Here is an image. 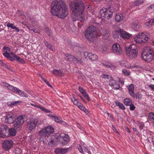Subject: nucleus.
<instances>
[{
  "mask_svg": "<svg viewBox=\"0 0 154 154\" xmlns=\"http://www.w3.org/2000/svg\"><path fill=\"white\" fill-rule=\"evenodd\" d=\"M4 85L5 87H7L8 88L15 93H17L20 95L21 92L20 91H21L19 88L16 87H14L13 86L10 85L7 83H5Z\"/></svg>",
  "mask_w": 154,
  "mask_h": 154,
  "instance_id": "obj_16",
  "label": "nucleus"
},
{
  "mask_svg": "<svg viewBox=\"0 0 154 154\" xmlns=\"http://www.w3.org/2000/svg\"><path fill=\"white\" fill-rule=\"evenodd\" d=\"M21 103V102L20 101H14L12 102H9L8 103V105L10 106H13L18 104Z\"/></svg>",
  "mask_w": 154,
  "mask_h": 154,
  "instance_id": "obj_34",
  "label": "nucleus"
},
{
  "mask_svg": "<svg viewBox=\"0 0 154 154\" xmlns=\"http://www.w3.org/2000/svg\"><path fill=\"white\" fill-rule=\"evenodd\" d=\"M78 149L80 152H81V153L83 152V150L82 149V147L81 146H80V145L78 147Z\"/></svg>",
  "mask_w": 154,
  "mask_h": 154,
  "instance_id": "obj_51",
  "label": "nucleus"
},
{
  "mask_svg": "<svg viewBox=\"0 0 154 154\" xmlns=\"http://www.w3.org/2000/svg\"><path fill=\"white\" fill-rule=\"evenodd\" d=\"M53 73L56 75L62 76L64 73L61 70L54 69L53 71Z\"/></svg>",
  "mask_w": 154,
  "mask_h": 154,
  "instance_id": "obj_24",
  "label": "nucleus"
},
{
  "mask_svg": "<svg viewBox=\"0 0 154 154\" xmlns=\"http://www.w3.org/2000/svg\"><path fill=\"white\" fill-rule=\"evenodd\" d=\"M116 104L119 106V107L122 109H125V108L124 105L122 103H120L119 101H117L115 102Z\"/></svg>",
  "mask_w": 154,
  "mask_h": 154,
  "instance_id": "obj_33",
  "label": "nucleus"
},
{
  "mask_svg": "<svg viewBox=\"0 0 154 154\" xmlns=\"http://www.w3.org/2000/svg\"><path fill=\"white\" fill-rule=\"evenodd\" d=\"M66 57H67L66 60L67 61H73L74 62L75 59V57L71 54H67L66 55Z\"/></svg>",
  "mask_w": 154,
  "mask_h": 154,
  "instance_id": "obj_27",
  "label": "nucleus"
},
{
  "mask_svg": "<svg viewBox=\"0 0 154 154\" xmlns=\"http://www.w3.org/2000/svg\"><path fill=\"white\" fill-rule=\"evenodd\" d=\"M122 72L124 75L126 76H128L130 75V72L128 71L127 70L125 69H123L122 70Z\"/></svg>",
  "mask_w": 154,
  "mask_h": 154,
  "instance_id": "obj_38",
  "label": "nucleus"
},
{
  "mask_svg": "<svg viewBox=\"0 0 154 154\" xmlns=\"http://www.w3.org/2000/svg\"><path fill=\"white\" fill-rule=\"evenodd\" d=\"M72 101L73 102L74 104L75 105H76L79 102L77 99L74 97L72 99Z\"/></svg>",
  "mask_w": 154,
  "mask_h": 154,
  "instance_id": "obj_41",
  "label": "nucleus"
},
{
  "mask_svg": "<svg viewBox=\"0 0 154 154\" xmlns=\"http://www.w3.org/2000/svg\"><path fill=\"white\" fill-rule=\"evenodd\" d=\"M51 8V14L61 18H65L68 14V8L65 3L62 1L53 2Z\"/></svg>",
  "mask_w": 154,
  "mask_h": 154,
  "instance_id": "obj_2",
  "label": "nucleus"
},
{
  "mask_svg": "<svg viewBox=\"0 0 154 154\" xmlns=\"http://www.w3.org/2000/svg\"><path fill=\"white\" fill-rule=\"evenodd\" d=\"M131 26L132 29L135 31H138L140 29V26L138 22L137 21L132 23Z\"/></svg>",
  "mask_w": 154,
  "mask_h": 154,
  "instance_id": "obj_22",
  "label": "nucleus"
},
{
  "mask_svg": "<svg viewBox=\"0 0 154 154\" xmlns=\"http://www.w3.org/2000/svg\"><path fill=\"white\" fill-rule=\"evenodd\" d=\"M3 49L5 52H9L10 51V49L7 46H5L3 48Z\"/></svg>",
  "mask_w": 154,
  "mask_h": 154,
  "instance_id": "obj_46",
  "label": "nucleus"
},
{
  "mask_svg": "<svg viewBox=\"0 0 154 154\" xmlns=\"http://www.w3.org/2000/svg\"><path fill=\"white\" fill-rule=\"evenodd\" d=\"M69 6L75 20L84 22L85 17L82 15L85 9V4L82 0H73L70 2Z\"/></svg>",
  "mask_w": 154,
  "mask_h": 154,
  "instance_id": "obj_1",
  "label": "nucleus"
},
{
  "mask_svg": "<svg viewBox=\"0 0 154 154\" xmlns=\"http://www.w3.org/2000/svg\"><path fill=\"white\" fill-rule=\"evenodd\" d=\"M76 105L79 108L80 106H81L82 105L80 102H79L78 103H77Z\"/></svg>",
  "mask_w": 154,
  "mask_h": 154,
  "instance_id": "obj_58",
  "label": "nucleus"
},
{
  "mask_svg": "<svg viewBox=\"0 0 154 154\" xmlns=\"http://www.w3.org/2000/svg\"><path fill=\"white\" fill-rule=\"evenodd\" d=\"M58 138L63 145L66 144L70 141V137L68 134L64 133H61L58 136Z\"/></svg>",
  "mask_w": 154,
  "mask_h": 154,
  "instance_id": "obj_10",
  "label": "nucleus"
},
{
  "mask_svg": "<svg viewBox=\"0 0 154 154\" xmlns=\"http://www.w3.org/2000/svg\"><path fill=\"white\" fill-rule=\"evenodd\" d=\"M149 117L150 120L154 122V113L152 112H150L149 115Z\"/></svg>",
  "mask_w": 154,
  "mask_h": 154,
  "instance_id": "obj_36",
  "label": "nucleus"
},
{
  "mask_svg": "<svg viewBox=\"0 0 154 154\" xmlns=\"http://www.w3.org/2000/svg\"><path fill=\"white\" fill-rule=\"evenodd\" d=\"M125 16L122 14H117L115 16V19L116 20L119 22L122 21L125 18Z\"/></svg>",
  "mask_w": 154,
  "mask_h": 154,
  "instance_id": "obj_23",
  "label": "nucleus"
},
{
  "mask_svg": "<svg viewBox=\"0 0 154 154\" xmlns=\"http://www.w3.org/2000/svg\"><path fill=\"white\" fill-rule=\"evenodd\" d=\"M143 3V1L141 0L136 1L134 3V5L136 6H139Z\"/></svg>",
  "mask_w": 154,
  "mask_h": 154,
  "instance_id": "obj_39",
  "label": "nucleus"
},
{
  "mask_svg": "<svg viewBox=\"0 0 154 154\" xmlns=\"http://www.w3.org/2000/svg\"><path fill=\"white\" fill-rule=\"evenodd\" d=\"M15 60L22 64H24L25 63V61L23 59L18 56H17Z\"/></svg>",
  "mask_w": 154,
  "mask_h": 154,
  "instance_id": "obj_35",
  "label": "nucleus"
},
{
  "mask_svg": "<svg viewBox=\"0 0 154 154\" xmlns=\"http://www.w3.org/2000/svg\"><path fill=\"white\" fill-rule=\"evenodd\" d=\"M84 55L85 58L89 59L92 60H95L97 59V56L95 54L85 52Z\"/></svg>",
  "mask_w": 154,
  "mask_h": 154,
  "instance_id": "obj_17",
  "label": "nucleus"
},
{
  "mask_svg": "<svg viewBox=\"0 0 154 154\" xmlns=\"http://www.w3.org/2000/svg\"><path fill=\"white\" fill-rule=\"evenodd\" d=\"M0 64L2 66H3L4 67L7 68V69H8L9 68V66H8L6 64L3 63L2 61V63H1Z\"/></svg>",
  "mask_w": 154,
  "mask_h": 154,
  "instance_id": "obj_47",
  "label": "nucleus"
},
{
  "mask_svg": "<svg viewBox=\"0 0 154 154\" xmlns=\"http://www.w3.org/2000/svg\"><path fill=\"white\" fill-rule=\"evenodd\" d=\"M38 122V119H31L28 122L27 128L30 130H32L35 127Z\"/></svg>",
  "mask_w": 154,
  "mask_h": 154,
  "instance_id": "obj_11",
  "label": "nucleus"
},
{
  "mask_svg": "<svg viewBox=\"0 0 154 154\" xmlns=\"http://www.w3.org/2000/svg\"><path fill=\"white\" fill-rule=\"evenodd\" d=\"M68 149L57 148L55 150L56 154H64L67 151Z\"/></svg>",
  "mask_w": 154,
  "mask_h": 154,
  "instance_id": "obj_20",
  "label": "nucleus"
},
{
  "mask_svg": "<svg viewBox=\"0 0 154 154\" xmlns=\"http://www.w3.org/2000/svg\"><path fill=\"white\" fill-rule=\"evenodd\" d=\"M13 29H15L17 32H18L20 31V29L16 26H14V27L13 28Z\"/></svg>",
  "mask_w": 154,
  "mask_h": 154,
  "instance_id": "obj_57",
  "label": "nucleus"
},
{
  "mask_svg": "<svg viewBox=\"0 0 154 154\" xmlns=\"http://www.w3.org/2000/svg\"><path fill=\"white\" fill-rule=\"evenodd\" d=\"M26 27L30 30H34V26H26Z\"/></svg>",
  "mask_w": 154,
  "mask_h": 154,
  "instance_id": "obj_49",
  "label": "nucleus"
},
{
  "mask_svg": "<svg viewBox=\"0 0 154 154\" xmlns=\"http://www.w3.org/2000/svg\"><path fill=\"white\" fill-rule=\"evenodd\" d=\"M133 39L137 43L146 42L148 40V37L145 35L143 32H141L137 34Z\"/></svg>",
  "mask_w": 154,
  "mask_h": 154,
  "instance_id": "obj_9",
  "label": "nucleus"
},
{
  "mask_svg": "<svg viewBox=\"0 0 154 154\" xmlns=\"http://www.w3.org/2000/svg\"><path fill=\"white\" fill-rule=\"evenodd\" d=\"M55 143V141L54 140H51L49 142V144H54Z\"/></svg>",
  "mask_w": 154,
  "mask_h": 154,
  "instance_id": "obj_52",
  "label": "nucleus"
},
{
  "mask_svg": "<svg viewBox=\"0 0 154 154\" xmlns=\"http://www.w3.org/2000/svg\"><path fill=\"white\" fill-rule=\"evenodd\" d=\"M79 91L82 94H83L84 93H85L86 91H85V90L82 87H79Z\"/></svg>",
  "mask_w": 154,
  "mask_h": 154,
  "instance_id": "obj_45",
  "label": "nucleus"
},
{
  "mask_svg": "<svg viewBox=\"0 0 154 154\" xmlns=\"http://www.w3.org/2000/svg\"><path fill=\"white\" fill-rule=\"evenodd\" d=\"M109 77V75H103V78H107L108 79Z\"/></svg>",
  "mask_w": 154,
  "mask_h": 154,
  "instance_id": "obj_63",
  "label": "nucleus"
},
{
  "mask_svg": "<svg viewBox=\"0 0 154 154\" xmlns=\"http://www.w3.org/2000/svg\"><path fill=\"white\" fill-rule=\"evenodd\" d=\"M119 81L122 84H124V81L122 79H120Z\"/></svg>",
  "mask_w": 154,
  "mask_h": 154,
  "instance_id": "obj_59",
  "label": "nucleus"
},
{
  "mask_svg": "<svg viewBox=\"0 0 154 154\" xmlns=\"http://www.w3.org/2000/svg\"><path fill=\"white\" fill-rule=\"evenodd\" d=\"M97 35L96 28L93 26H90L85 32V37L89 41H92Z\"/></svg>",
  "mask_w": 154,
  "mask_h": 154,
  "instance_id": "obj_3",
  "label": "nucleus"
},
{
  "mask_svg": "<svg viewBox=\"0 0 154 154\" xmlns=\"http://www.w3.org/2000/svg\"><path fill=\"white\" fill-rule=\"evenodd\" d=\"M16 130L17 131L14 127L11 128L9 129V133L8 134V136L13 137L15 136L16 134Z\"/></svg>",
  "mask_w": 154,
  "mask_h": 154,
  "instance_id": "obj_21",
  "label": "nucleus"
},
{
  "mask_svg": "<svg viewBox=\"0 0 154 154\" xmlns=\"http://www.w3.org/2000/svg\"><path fill=\"white\" fill-rule=\"evenodd\" d=\"M37 107L40 108L43 111L45 112L46 113H49L50 112V111L46 109H45V108H44L40 106H37Z\"/></svg>",
  "mask_w": 154,
  "mask_h": 154,
  "instance_id": "obj_37",
  "label": "nucleus"
},
{
  "mask_svg": "<svg viewBox=\"0 0 154 154\" xmlns=\"http://www.w3.org/2000/svg\"><path fill=\"white\" fill-rule=\"evenodd\" d=\"M20 91L21 92V94H20V95L22 97H23L24 96V94L25 92L22 91Z\"/></svg>",
  "mask_w": 154,
  "mask_h": 154,
  "instance_id": "obj_60",
  "label": "nucleus"
},
{
  "mask_svg": "<svg viewBox=\"0 0 154 154\" xmlns=\"http://www.w3.org/2000/svg\"><path fill=\"white\" fill-rule=\"evenodd\" d=\"M3 54L5 57L7 58L8 59L10 57V54L7 52H5Z\"/></svg>",
  "mask_w": 154,
  "mask_h": 154,
  "instance_id": "obj_44",
  "label": "nucleus"
},
{
  "mask_svg": "<svg viewBox=\"0 0 154 154\" xmlns=\"http://www.w3.org/2000/svg\"><path fill=\"white\" fill-rule=\"evenodd\" d=\"M120 35L123 38L128 39L131 36V35L126 32L123 31L121 29L119 30V32Z\"/></svg>",
  "mask_w": 154,
  "mask_h": 154,
  "instance_id": "obj_19",
  "label": "nucleus"
},
{
  "mask_svg": "<svg viewBox=\"0 0 154 154\" xmlns=\"http://www.w3.org/2000/svg\"><path fill=\"white\" fill-rule=\"evenodd\" d=\"M127 55L130 58H134L137 57L138 54L137 47L135 45L132 44L126 49Z\"/></svg>",
  "mask_w": 154,
  "mask_h": 154,
  "instance_id": "obj_6",
  "label": "nucleus"
},
{
  "mask_svg": "<svg viewBox=\"0 0 154 154\" xmlns=\"http://www.w3.org/2000/svg\"><path fill=\"white\" fill-rule=\"evenodd\" d=\"M46 83L48 86L50 87L51 88H52V86L50 84L48 81Z\"/></svg>",
  "mask_w": 154,
  "mask_h": 154,
  "instance_id": "obj_61",
  "label": "nucleus"
},
{
  "mask_svg": "<svg viewBox=\"0 0 154 154\" xmlns=\"http://www.w3.org/2000/svg\"><path fill=\"white\" fill-rule=\"evenodd\" d=\"M84 61V59L82 58H79L75 57V59L74 60V63H77L78 64H81Z\"/></svg>",
  "mask_w": 154,
  "mask_h": 154,
  "instance_id": "obj_31",
  "label": "nucleus"
},
{
  "mask_svg": "<svg viewBox=\"0 0 154 154\" xmlns=\"http://www.w3.org/2000/svg\"><path fill=\"white\" fill-rule=\"evenodd\" d=\"M79 108L84 111H85L86 110V109L84 106H83L82 105L79 107Z\"/></svg>",
  "mask_w": 154,
  "mask_h": 154,
  "instance_id": "obj_53",
  "label": "nucleus"
},
{
  "mask_svg": "<svg viewBox=\"0 0 154 154\" xmlns=\"http://www.w3.org/2000/svg\"><path fill=\"white\" fill-rule=\"evenodd\" d=\"M45 31L47 34L49 36H51L52 35V32L48 28H46L45 29Z\"/></svg>",
  "mask_w": 154,
  "mask_h": 154,
  "instance_id": "obj_40",
  "label": "nucleus"
},
{
  "mask_svg": "<svg viewBox=\"0 0 154 154\" xmlns=\"http://www.w3.org/2000/svg\"><path fill=\"white\" fill-rule=\"evenodd\" d=\"M51 117L54 119V121L57 122H59L62 123L63 122V121L60 118L56 116H51Z\"/></svg>",
  "mask_w": 154,
  "mask_h": 154,
  "instance_id": "obj_32",
  "label": "nucleus"
},
{
  "mask_svg": "<svg viewBox=\"0 0 154 154\" xmlns=\"http://www.w3.org/2000/svg\"><path fill=\"white\" fill-rule=\"evenodd\" d=\"M85 97V98L88 101L90 100V99L88 95L87 94L86 92H85L84 94H83Z\"/></svg>",
  "mask_w": 154,
  "mask_h": 154,
  "instance_id": "obj_42",
  "label": "nucleus"
},
{
  "mask_svg": "<svg viewBox=\"0 0 154 154\" xmlns=\"http://www.w3.org/2000/svg\"><path fill=\"white\" fill-rule=\"evenodd\" d=\"M8 127L7 125L3 124L0 125V137L4 138L8 136L6 133Z\"/></svg>",
  "mask_w": 154,
  "mask_h": 154,
  "instance_id": "obj_12",
  "label": "nucleus"
},
{
  "mask_svg": "<svg viewBox=\"0 0 154 154\" xmlns=\"http://www.w3.org/2000/svg\"><path fill=\"white\" fill-rule=\"evenodd\" d=\"M150 8H151L152 9L154 10V5H152L150 6Z\"/></svg>",
  "mask_w": 154,
  "mask_h": 154,
  "instance_id": "obj_64",
  "label": "nucleus"
},
{
  "mask_svg": "<svg viewBox=\"0 0 154 154\" xmlns=\"http://www.w3.org/2000/svg\"><path fill=\"white\" fill-rule=\"evenodd\" d=\"M7 26L8 27L11 28L12 29H13V28L14 26V24L11 23L9 22L7 23Z\"/></svg>",
  "mask_w": 154,
  "mask_h": 154,
  "instance_id": "obj_43",
  "label": "nucleus"
},
{
  "mask_svg": "<svg viewBox=\"0 0 154 154\" xmlns=\"http://www.w3.org/2000/svg\"><path fill=\"white\" fill-rule=\"evenodd\" d=\"M141 54L143 59L148 62L151 61L153 58V51L149 47L144 48Z\"/></svg>",
  "mask_w": 154,
  "mask_h": 154,
  "instance_id": "obj_4",
  "label": "nucleus"
},
{
  "mask_svg": "<svg viewBox=\"0 0 154 154\" xmlns=\"http://www.w3.org/2000/svg\"><path fill=\"white\" fill-rule=\"evenodd\" d=\"M134 86L133 84H131L129 86L128 89L130 94L131 95L133 94Z\"/></svg>",
  "mask_w": 154,
  "mask_h": 154,
  "instance_id": "obj_28",
  "label": "nucleus"
},
{
  "mask_svg": "<svg viewBox=\"0 0 154 154\" xmlns=\"http://www.w3.org/2000/svg\"><path fill=\"white\" fill-rule=\"evenodd\" d=\"M110 35V34L106 32L105 33V34L103 35V37H106V38H107L108 37H109Z\"/></svg>",
  "mask_w": 154,
  "mask_h": 154,
  "instance_id": "obj_50",
  "label": "nucleus"
},
{
  "mask_svg": "<svg viewBox=\"0 0 154 154\" xmlns=\"http://www.w3.org/2000/svg\"><path fill=\"white\" fill-rule=\"evenodd\" d=\"M54 131V128L49 125L40 131L38 134L42 137H48L51 134L53 133Z\"/></svg>",
  "mask_w": 154,
  "mask_h": 154,
  "instance_id": "obj_7",
  "label": "nucleus"
},
{
  "mask_svg": "<svg viewBox=\"0 0 154 154\" xmlns=\"http://www.w3.org/2000/svg\"><path fill=\"white\" fill-rule=\"evenodd\" d=\"M109 85L114 89H119L120 86L118 82L114 80H111L109 81Z\"/></svg>",
  "mask_w": 154,
  "mask_h": 154,
  "instance_id": "obj_18",
  "label": "nucleus"
},
{
  "mask_svg": "<svg viewBox=\"0 0 154 154\" xmlns=\"http://www.w3.org/2000/svg\"><path fill=\"white\" fill-rule=\"evenodd\" d=\"M114 9L112 7H109L108 8H103L100 11L103 19L109 20L112 17Z\"/></svg>",
  "mask_w": 154,
  "mask_h": 154,
  "instance_id": "obj_5",
  "label": "nucleus"
},
{
  "mask_svg": "<svg viewBox=\"0 0 154 154\" xmlns=\"http://www.w3.org/2000/svg\"><path fill=\"white\" fill-rule=\"evenodd\" d=\"M10 60L13 61L14 60H15V58L14 57H11L10 56V57L8 58Z\"/></svg>",
  "mask_w": 154,
  "mask_h": 154,
  "instance_id": "obj_56",
  "label": "nucleus"
},
{
  "mask_svg": "<svg viewBox=\"0 0 154 154\" xmlns=\"http://www.w3.org/2000/svg\"><path fill=\"white\" fill-rule=\"evenodd\" d=\"M112 51L116 55H119L121 54L122 53V51L120 45L116 43L112 45Z\"/></svg>",
  "mask_w": 154,
  "mask_h": 154,
  "instance_id": "obj_13",
  "label": "nucleus"
},
{
  "mask_svg": "<svg viewBox=\"0 0 154 154\" xmlns=\"http://www.w3.org/2000/svg\"><path fill=\"white\" fill-rule=\"evenodd\" d=\"M131 96L135 98L136 99L138 98L139 99H141L142 97V95L139 92L136 93H133V94Z\"/></svg>",
  "mask_w": 154,
  "mask_h": 154,
  "instance_id": "obj_29",
  "label": "nucleus"
},
{
  "mask_svg": "<svg viewBox=\"0 0 154 154\" xmlns=\"http://www.w3.org/2000/svg\"><path fill=\"white\" fill-rule=\"evenodd\" d=\"M5 122L7 124H14V116L12 114H8L5 116Z\"/></svg>",
  "mask_w": 154,
  "mask_h": 154,
  "instance_id": "obj_15",
  "label": "nucleus"
},
{
  "mask_svg": "<svg viewBox=\"0 0 154 154\" xmlns=\"http://www.w3.org/2000/svg\"><path fill=\"white\" fill-rule=\"evenodd\" d=\"M84 151L85 152H88L89 154L91 153V152L87 148H85L84 149Z\"/></svg>",
  "mask_w": 154,
  "mask_h": 154,
  "instance_id": "obj_55",
  "label": "nucleus"
},
{
  "mask_svg": "<svg viewBox=\"0 0 154 154\" xmlns=\"http://www.w3.org/2000/svg\"><path fill=\"white\" fill-rule=\"evenodd\" d=\"M11 54L13 55V57L15 58L17 57L16 55L14 54L13 52H11Z\"/></svg>",
  "mask_w": 154,
  "mask_h": 154,
  "instance_id": "obj_62",
  "label": "nucleus"
},
{
  "mask_svg": "<svg viewBox=\"0 0 154 154\" xmlns=\"http://www.w3.org/2000/svg\"><path fill=\"white\" fill-rule=\"evenodd\" d=\"M153 25H154V18L150 19L145 23V26L148 27H150Z\"/></svg>",
  "mask_w": 154,
  "mask_h": 154,
  "instance_id": "obj_26",
  "label": "nucleus"
},
{
  "mask_svg": "<svg viewBox=\"0 0 154 154\" xmlns=\"http://www.w3.org/2000/svg\"><path fill=\"white\" fill-rule=\"evenodd\" d=\"M129 106H130V109L131 110L133 111L135 109V107L133 104H131V105Z\"/></svg>",
  "mask_w": 154,
  "mask_h": 154,
  "instance_id": "obj_48",
  "label": "nucleus"
},
{
  "mask_svg": "<svg viewBox=\"0 0 154 154\" xmlns=\"http://www.w3.org/2000/svg\"><path fill=\"white\" fill-rule=\"evenodd\" d=\"M25 121L24 116H20L15 119L13 126L17 131H20L22 129V125Z\"/></svg>",
  "mask_w": 154,
  "mask_h": 154,
  "instance_id": "obj_8",
  "label": "nucleus"
},
{
  "mask_svg": "<svg viewBox=\"0 0 154 154\" xmlns=\"http://www.w3.org/2000/svg\"><path fill=\"white\" fill-rule=\"evenodd\" d=\"M149 88H150L151 90L154 91V85H150L149 86Z\"/></svg>",
  "mask_w": 154,
  "mask_h": 154,
  "instance_id": "obj_54",
  "label": "nucleus"
},
{
  "mask_svg": "<svg viewBox=\"0 0 154 154\" xmlns=\"http://www.w3.org/2000/svg\"><path fill=\"white\" fill-rule=\"evenodd\" d=\"M13 143V141L11 140H5L3 142V147L5 150H7L11 148Z\"/></svg>",
  "mask_w": 154,
  "mask_h": 154,
  "instance_id": "obj_14",
  "label": "nucleus"
},
{
  "mask_svg": "<svg viewBox=\"0 0 154 154\" xmlns=\"http://www.w3.org/2000/svg\"><path fill=\"white\" fill-rule=\"evenodd\" d=\"M44 43L45 45L47 47L50 49L52 51L55 50L54 47L50 43H49L46 40L44 41L43 42Z\"/></svg>",
  "mask_w": 154,
  "mask_h": 154,
  "instance_id": "obj_25",
  "label": "nucleus"
},
{
  "mask_svg": "<svg viewBox=\"0 0 154 154\" xmlns=\"http://www.w3.org/2000/svg\"><path fill=\"white\" fill-rule=\"evenodd\" d=\"M124 103L127 106L130 105L132 103L131 100L129 98L125 99L124 100Z\"/></svg>",
  "mask_w": 154,
  "mask_h": 154,
  "instance_id": "obj_30",
  "label": "nucleus"
}]
</instances>
